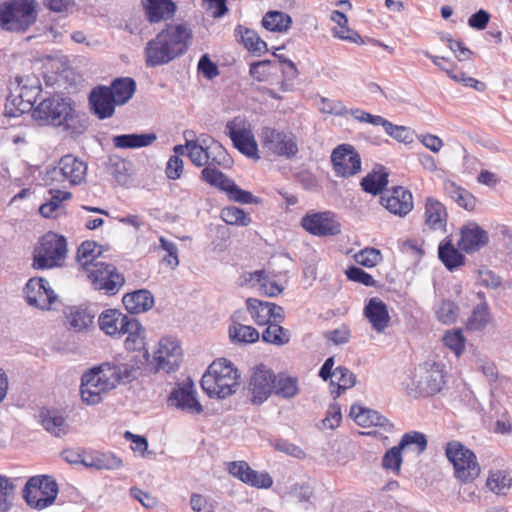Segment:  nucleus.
Returning a JSON list of instances; mask_svg holds the SVG:
<instances>
[{
  "label": "nucleus",
  "mask_w": 512,
  "mask_h": 512,
  "mask_svg": "<svg viewBox=\"0 0 512 512\" xmlns=\"http://www.w3.org/2000/svg\"><path fill=\"white\" fill-rule=\"evenodd\" d=\"M140 366L135 358L115 357L102 363L82 376L81 397L89 405L102 401V394L115 388L121 382L130 383L138 376Z\"/></svg>",
  "instance_id": "nucleus-1"
},
{
  "label": "nucleus",
  "mask_w": 512,
  "mask_h": 512,
  "mask_svg": "<svg viewBox=\"0 0 512 512\" xmlns=\"http://www.w3.org/2000/svg\"><path fill=\"white\" fill-rule=\"evenodd\" d=\"M191 38V31L185 25H168L146 43V66H162L180 57L187 51Z\"/></svg>",
  "instance_id": "nucleus-2"
},
{
  "label": "nucleus",
  "mask_w": 512,
  "mask_h": 512,
  "mask_svg": "<svg viewBox=\"0 0 512 512\" xmlns=\"http://www.w3.org/2000/svg\"><path fill=\"white\" fill-rule=\"evenodd\" d=\"M33 117L43 125L62 127L75 135L82 134L88 126L85 114L75 110L71 99L60 95L43 99L34 108Z\"/></svg>",
  "instance_id": "nucleus-3"
},
{
  "label": "nucleus",
  "mask_w": 512,
  "mask_h": 512,
  "mask_svg": "<svg viewBox=\"0 0 512 512\" xmlns=\"http://www.w3.org/2000/svg\"><path fill=\"white\" fill-rule=\"evenodd\" d=\"M239 379L240 375L232 363L219 359L208 367L201 379V387L210 397L223 399L235 393Z\"/></svg>",
  "instance_id": "nucleus-4"
},
{
  "label": "nucleus",
  "mask_w": 512,
  "mask_h": 512,
  "mask_svg": "<svg viewBox=\"0 0 512 512\" xmlns=\"http://www.w3.org/2000/svg\"><path fill=\"white\" fill-rule=\"evenodd\" d=\"M35 0H11L0 4V27L10 32H24L37 20Z\"/></svg>",
  "instance_id": "nucleus-5"
},
{
  "label": "nucleus",
  "mask_w": 512,
  "mask_h": 512,
  "mask_svg": "<svg viewBox=\"0 0 512 512\" xmlns=\"http://www.w3.org/2000/svg\"><path fill=\"white\" fill-rule=\"evenodd\" d=\"M67 255L65 237L48 232L40 239L33 252V267L50 269L61 266Z\"/></svg>",
  "instance_id": "nucleus-6"
},
{
  "label": "nucleus",
  "mask_w": 512,
  "mask_h": 512,
  "mask_svg": "<svg viewBox=\"0 0 512 512\" xmlns=\"http://www.w3.org/2000/svg\"><path fill=\"white\" fill-rule=\"evenodd\" d=\"M445 454L453 464L454 475L462 483L473 482L480 475V465L473 451L458 441L447 443Z\"/></svg>",
  "instance_id": "nucleus-7"
},
{
  "label": "nucleus",
  "mask_w": 512,
  "mask_h": 512,
  "mask_svg": "<svg viewBox=\"0 0 512 512\" xmlns=\"http://www.w3.org/2000/svg\"><path fill=\"white\" fill-rule=\"evenodd\" d=\"M444 374L440 364L424 362L419 365L411 380L412 387H408L413 397L432 396L441 391L444 386Z\"/></svg>",
  "instance_id": "nucleus-8"
},
{
  "label": "nucleus",
  "mask_w": 512,
  "mask_h": 512,
  "mask_svg": "<svg viewBox=\"0 0 512 512\" xmlns=\"http://www.w3.org/2000/svg\"><path fill=\"white\" fill-rule=\"evenodd\" d=\"M260 137L263 148L274 156L290 160L299 152L297 138L289 129L265 126Z\"/></svg>",
  "instance_id": "nucleus-9"
},
{
  "label": "nucleus",
  "mask_w": 512,
  "mask_h": 512,
  "mask_svg": "<svg viewBox=\"0 0 512 512\" xmlns=\"http://www.w3.org/2000/svg\"><path fill=\"white\" fill-rule=\"evenodd\" d=\"M58 494V485L46 475L29 478L23 489V498L33 509L42 510L52 505Z\"/></svg>",
  "instance_id": "nucleus-10"
},
{
  "label": "nucleus",
  "mask_w": 512,
  "mask_h": 512,
  "mask_svg": "<svg viewBox=\"0 0 512 512\" xmlns=\"http://www.w3.org/2000/svg\"><path fill=\"white\" fill-rule=\"evenodd\" d=\"M96 290L104 291L105 294L115 295L125 283L124 276L117 271V268L102 260L90 264L84 270Z\"/></svg>",
  "instance_id": "nucleus-11"
},
{
  "label": "nucleus",
  "mask_w": 512,
  "mask_h": 512,
  "mask_svg": "<svg viewBox=\"0 0 512 512\" xmlns=\"http://www.w3.org/2000/svg\"><path fill=\"white\" fill-rule=\"evenodd\" d=\"M41 92L39 80L36 77L20 79L17 87H14L7 97L6 109L10 116L16 112L25 113L30 111Z\"/></svg>",
  "instance_id": "nucleus-12"
},
{
  "label": "nucleus",
  "mask_w": 512,
  "mask_h": 512,
  "mask_svg": "<svg viewBox=\"0 0 512 512\" xmlns=\"http://www.w3.org/2000/svg\"><path fill=\"white\" fill-rule=\"evenodd\" d=\"M225 133L240 153L255 160L260 158L251 125L246 119L235 117L228 121L225 126Z\"/></svg>",
  "instance_id": "nucleus-13"
},
{
  "label": "nucleus",
  "mask_w": 512,
  "mask_h": 512,
  "mask_svg": "<svg viewBox=\"0 0 512 512\" xmlns=\"http://www.w3.org/2000/svg\"><path fill=\"white\" fill-rule=\"evenodd\" d=\"M301 226L314 236H335L341 232V224L331 211L308 212L301 219Z\"/></svg>",
  "instance_id": "nucleus-14"
},
{
  "label": "nucleus",
  "mask_w": 512,
  "mask_h": 512,
  "mask_svg": "<svg viewBox=\"0 0 512 512\" xmlns=\"http://www.w3.org/2000/svg\"><path fill=\"white\" fill-rule=\"evenodd\" d=\"M331 162L337 176L350 177L360 172L361 158L350 144L337 146L331 154Z\"/></svg>",
  "instance_id": "nucleus-15"
},
{
  "label": "nucleus",
  "mask_w": 512,
  "mask_h": 512,
  "mask_svg": "<svg viewBox=\"0 0 512 512\" xmlns=\"http://www.w3.org/2000/svg\"><path fill=\"white\" fill-rule=\"evenodd\" d=\"M276 375L264 365L256 367L249 380L248 390L252 394L254 404H262L275 387Z\"/></svg>",
  "instance_id": "nucleus-16"
},
{
  "label": "nucleus",
  "mask_w": 512,
  "mask_h": 512,
  "mask_svg": "<svg viewBox=\"0 0 512 512\" xmlns=\"http://www.w3.org/2000/svg\"><path fill=\"white\" fill-rule=\"evenodd\" d=\"M380 203L391 214L399 217H405L414 207L412 193L402 186L386 189L380 196Z\"/></svg>",
  "instance_id": "nucleus-17"
},
{
  "label": "nucleus",
  "mask_w": 512,
  "mask_h": 512,
  "mask_svg": "<svg viewBox=\"0 0 512 512\" xmlns=\"http://www.w3.org/2000/svg\"><path fill=\"white\" fill-rule=\"evenodd\" d=\"M154 358L158 370L170 373L178 369L182 360V349L178 340L172 337L162 338Z\"/></svg>",
  "instance_id": "nucleus-18"
},
{
  "label": "nucleus",
  "mask_w": 512,
  "mask_h": 512,
  "mask_svg": "<svg viewBox=\"0 0 512 512\" xmlns=\"http://www.w3.org/2000/svg\"><path fill=\"white\" fill-rule=\"evenodd\" d=\"M25 298L29 305L40 309H49L57 296L44 278H31L24 287Z\"/></svg>",
  "instance_id": "nucleus-19"
},
{
  "label": "nucleus",
  "mask_w": 512,
  "mask_h": 512,
  "mask_svg": "<svg viewBox=\"0 0 512 512\" xmlns=\"http://www.w3.org/2000/svg\"><path fill=\"white\" fill-rule=\"evenodd\" d=\"M228 471L231 475L252 487L268 489L273 484V479L267 472L258 473L245 461L230 462Z\"/></svg>",
  "instance_id": "nucleus-20"
},
{
  "label": "nucleus",
  "mask_w": 512,
  "mask_h": 512,
  "mask_svg": "<svg viewBox=\"0 0 512 512\" xmlns=\"http://www.w3.org/2000/svg\"><path fill=\"white\" fill-rule=\"evenodd\" d=\"M489 242V234L476 222H468L460 229L459 248L470 254L479 251Z\"/></svg>",
  "instance_id": "nucleus-21"
},
{
  "label": "nucleus",
  "mask_w": 512,
  "mask_h": 512,
  "mask_svg": "<svg viewBox=\"0 0 512 512\" xmlns=\"http://www.w3.org/2000/svg\"><path fill=\"white\" fill-rule=\"evenodd\" d=\"M54 173L62 175L71 185H79L86 179L87 164L82 159L67 154L59 160Z\"/></svg>",
  "instance_id": "nucleus-22"
},
{
  "label": "nucleus",
  "mask_w": 512,
  "mask_h": 512,
  "mask_svg": "<svg viewBox=\"0 0 512 512\" xmlns=\"http://www.w3.org/2000/svg\"><path fill=\"white\" fill-rule=\"evenodd\" d=\"M196 390L192 382L183 384L181 387L174 389L169 397L172 405L192 413L200 414L203 411L202 405L196 397Z\"/></svg>",
  "instance_id": "nucleus-23"
},
{
  "label": "nucleus",
  "mask_w": 512,
  "mask_h": 512,
  "mask_svg": "<svg viewBox=\"0 0 512 512\" xmlns=\"http://www.w3.org/2000/svg\"><path fill=\"white\" fill-rule=\"evenodd\" d=\"M89 103L94 114L99 119L110 118L118 105L113 98V93L106 86L94 88L89 95Z\"/></svg>",
  "instance_id": "nucleus-24"
},
{
  "label": "nucleus",
  "mask_w": 512,
  "mask_h": 512,
  "mask_svg": "<svg viewBox=\"0 0 512 512\" xmlns=\"http://www.w3.org/2000/svg\"><path fill=\"white\" fill-rule=\"evenodd\" d=\"M364 315L371 327L378 333H383L390 325V315L387 305L378 297H372L364 307Z\"/></svg>",
  "instance_id": "nucleus-25"
},
{
  "label": "nucleus",
  "mask_w": 512,
  "mask_h": 512,
  "mask_svg": "<svg viewBox=\"0 0 512 512\" xmlns=\"http://www.w3.org/2000/svg\"><path fill=\"white\" fill-rule=\"evenodd\" d=\"M134 318L123 314L118 309H106L98 317L99 328L112 337H121L122 331L125 329V322L133 321Z\"/></svg>",
  "instance_id": "nucleus-26"
},
{
  "label": "nucleus",
  "mask_w": 512,
  "mask_h": 512,
  "mask_svg": "<svg viewBox=\"0 0 512 512\" xmlns=\"http://www.w3.org/2000/svg\"><path fill=\"white\" fill-rule=\"evenodd\" d=\"M350 415L359 426H376L383 428L385 431H389L392 428V424L389 420L378 411L365 408L358 404L352 405Z\"/></svg>",
  "instance_id": "nucleus-27"
},
{
  "label": "nucleus",
  "mask_w": 512,
  "mask_h": 512,
  "mask_svg": "<svg viewBox=\"0 0 512 512\" xmlns=\"http://www.w3.org/2000/svg\"><path fill=\"white\" fill-rule=\"evenodd\" d=\"M37 419L41 426L55 437L66 435L69 431V425L64 416L54 409L42 408Z\"/></svg>",
  "instance_id": "nucleus-28"
},
{
  "label": "nucleus",
  "mask_w": 512,
  "mask_h": 512,
  "mask_svg": "<svg viewBox=\"0 0 512 512\" xmlns=\"http://www.w3.org/2000/svg\"><path fill=\"white\" fill-rule=\"evenodd\" d=\"M447 212L444 205L435 198L429 197L425 203V224L432 230L444 229Z\"/></svg>",
  "instance_id": "nucleus-29"
},
{
  "label": "nucleus",
  "mask_w": 512,
  "mask_h": 512,
  "mask_svg": "<svg viewBox=\"0 0 512 512\" xmlns=\"http://www.w3.org/2000/svg\"><path fill=\"white\" fill-rule=\"evenodd\" d=\"M125 308L133 314L145 312L154 305V298L150 291L141 289L123 296Z\"/></svg>",
  "instance_id": "nucleus-30"
},
{
  "label": "nucleus",
  "mask_w": 512,
  "mask_h": 512,
  "mask_svg": "<svg viewBox=\"0 0 512 512\" xmlns=\"http://www.w3.org/2000/svg\"><path fill=\"white\" fill-rule=\"evenodd\" d=\"M94 314L87 308L73 306L66 312V323L70 330L82 332L93 323Z\"/></svg>",
  "instance_id": "nucleus-31"
},
{
  "label": "nucleus",
  "mask_w": 512,
  "mask_h": 512,
  "mask_svg": "<svg viewBox=\"0 0 512 512\" xmlns=\"http://www.w3.org/2000/svg\"><path fill=\"white\" fill-rule=\"evenodd\" d=\"M125 329L122 331L121 336L127 334L124 345L128 351H140L144 349V328L134 318L133 321L125 322Z\"/></svg>",
  "instance_id": "nucleus-32"
},
{
  "label": "nucleus",
  "mask_w": 512,
  "mask_h": 512,
  "mask_svg": "<svg viewBox=\"0 0 512 512\" xmlns=\"http://www.w3.org/2000/svg\"><path fill=\"white\" fill-rule=\"evenodd\" d=\"M156 139L155 133L121 134L113 137V144L116 148L122 149L141 148L151 145Z\"/></svg>",
  "instance_id": "nucleus-33"
},
{
  "label": "nucleus",
  "mask_w": 512,
  "mask_h": 512,
  "mask_svg": "<svg viewBox=\"0 0 512 512\" xmlns=\"http://www.w3.org/2000/svg\"><path fill=\"white\" fill-rule=\"evenodd\" d=\"M438 257L450 271H453L465 262V256L451 243L450 239H445L439 244Z\"/></svg>",
  "instance_id": "nucleus-34"
},
{
  "label": "nucleus",
  "mask_w": 512,
  "mask_h": 512,
  "mask_svg": "<svg viewBox=\"0 0 512 512\" xmlns=\"http://www.w3.org/2000/svg\"><path fill=\"white\" fill-rule=\"evenodd\" d=\"M185 146L188 151V157L191 162L197 166L202 167L204 165L208 166V162L210 159V149L209 147H204L199 141H195L193 139H189L188 137L194 136L193 131H185Z\"/></svg>",
  "instance_id": "nucleus-35"
},
{
  "label": "nucleus",
  "mask_w": 512,
  "mask_h": 512,
  "mask_svg": "<svg viewBox=\"0 0 512 512\" xmlns=\"http://www.w3.org/2000/svg\"><path fill=\"white\" fill-rule=\"evenodd\" d=\"M145 9L149 21L157 23L172 16L176 6L172 0H147Z\"/></svg>",
  "instance_id": "nucleus-36"
},
{
  "label": "nucleus",
  "mask_w": 512,
  "mask_h": 512,
  "mask_svg": "<svg viewBox=\"0 0 512 512\" xmlns=\"http://www.w3.org/2000/svg\"><path fill=\"white\" fill-rule=\"evenodd\" d=\"M108 89L113 93V98L118 105L127 103L136 91V82L130 77H122L113 80Z\"/></svg>",
  "instance_id": "nucleus-37"
},
{
  "label": "nucleus",
  "mask_w": 512,
  "mask_h": 512,
  "mask_svg": "<svg viewBox=\"0 0 512 512\" xmlns=\"http://www.w3.org/2000/svg\"><path fill=\"white\" fill-rule=\"evenodd\" d=\"M388 185V173L383 167L373 170L361 180L362 189L372 195L382 194Z\"/></svg>",
  "instance_id": "nucleus-38"
},
{
  "label": "nucleus",
  "mask_w": 512,
  "mask_h": 512,
  "mask_svg": "<svg viewBox=\"0 0 512 512\" xmlns=\"http://www.w3.org/2000/svg\"><path fill=\"white\" fill-rule=\"evenodd\" d=\"M229 337L233 343L251 344L260 338V333L252 326L234 323L229 327Z\"/></svg>",
  "instance_id": "nucleus-39"
},
{
  "label": "nucleus",
  "mask_w": 512,
  "mask_h": 512,
  "mask_svg": "<svg viewBox=\"0 0 512 512\" xmlns=\"http://www.w3.org/2000/svg\"><path fill=\"white\" fill-rule=\"evenodd\" d=\"M291 24V17L281 11H269L262 19L263 27L273 32H286Z\"/></svg>",
  "instance_id": "nucleus-40"
},
{
  "label": "nucleus",
  "mask_w": 512,
  "mask_h": 512,
  "mask_svg": "<svg viewBox=\"0 0 512 512\" xmlns=\"http://www.w3.org/2000/svg\"><path fill=\"white\" fill-rule=\"evenodd\" d=\"M266 329L262 332V340L265 343L276 346H283L290 340L289 331L280 324L268 323Z\"/></svg>",
  "instance_id": "nucleus-41"
},
{
  "label": "nucleus",
  "mask_w": 512,
  "mask_h": 512,
  "mask_svg": "<svg viewBox=\"0 0 512 512\" xmlns=\"http://www.w3.org/2000/svg\"><path fill=\"white\" fill-rule=\"evenodd\" d=\"M98 245L94 241H84L77 250V261L86 270L90 264L100 261L101 250L98 249Z\"/></svg>",
  "instance_id": "nucleus-42"
},
{
  "label": "nucleus",
  "mask_w": 512,
  "mask_h": 512,
  "mask_svg": "<svg viewBox=\"0 0 512 512\" xmlns=\"http://www.w3.org/2000/svg\"><path fill=\"white\" fill-rule=\"evenodd\" d=\"M236 31L241 34V41L250 52L260 55L267 51L266 42L254 30L248 28L242 30V27L239 26Z\"/></svg>",
  "instance_id": "nucleus-43"
},
{
  "label": "nucleus",
  "mask_w": 512,
  "mask_h": 512,
  "mask_svg": "<svg viewBox=\"0 0 512 512\" xmlns=\"http://www.w3.org/2000/svg\"><path fill=\"white\" fill-rule=\"evenodd\" d=\"M490 320L489 306L486 301L474 307L471 316L467 321V327L470 330H483Z\"/></svg>",
  "instance_id": "nucleus-44"
},
{
  "label": "nucleus",
  "mask_w": 512,
  "mask_h": 512,
  "mask_svg": "<svg viewBox=\"0 0 512 512\" xmlns=\"http://www.w3.org/2000/svg\"><path fill=\"white\" fill-rule=\"evenodd\" d=\"M398 445L402 450L410 449L417 454H422L427 449L428 441L425 434L418 431H410L402 436Z\"/></svg>",
  "instance_id": "nucleus-45"
},
{
  "label": "nucleus",
  "mask_w": 512,
  "mask_h": 512,
  "mask_svg": "<svg viewBox=\"0 0 512 512\" xmlns=\"http://www.w3.org/2000/svg\"><path fill=\"white\" fill-rule=\"evenodd\" d=\"M511 482L512 479L507 475L505 471L497 470L490 472L486 481V486L493 493L504 495L510 489Z\"/></svg>",
  "instance_id": "nucleus-46"
},
{
  "label": "nucleus",
  "mask_w": 512,
  "mask_h": 512,
  "mask_svg": "<svg viewBox=\"0 0 512 512\" xmlns=\"http://www.w3.org/2000/svg\"><path fill=\"white\" fill-rule=\"evenodd\" d=\"M201 179L224 192L233 181L215 167H205L201 171Z\"/></svg>",
  "instance_id": "nucleus-47"
},
{
  "label": "nucleus",
  "mask_w": 512,
  "mask_h": 512,
  "mask_svg": "<svg viewBox=\"0 0 512 512\" xmlns=\"http://www.w3.org/2000/svg\"><path fill=\"white\" fill-rule=\"evenodd\" d=\"M247 310L252 319L257 325H266L269 323V316L267 311V302L255 298H248L246 300Z\"/></svg>",
  "instance_id": "nucleus-48"
},
{
  "label": "nucleus",
  "mask_w": 512,
  "mask_h": 512,
  "mask_svg": "<svg viewBox=\"0 0 512 512\" xmlns=\"http://www.w3.org/2000/svg\"><path fill=\"white\" fill-rule=\"evenodd\" d=\"M333 378L337 380L336 391L331 390L332 394L336 393L335 398L338 397L341 392L353 387L356 383V376L344 366H338L333 371Z\"/></svg>",
  "instance_id": "nucleus-49"
},
{
  "label": "nucleus",
  "mask_w": 512,
  "mask_h": 512,
  "mask_svg": "<svg viewBox=\"0 0 512 512\" xmlns=\"http://www.w3.org/2000/svg\"><path fill=\"white\" fill-rule=\"evenodd\" d=\"M250 280L256 281L260 285L259 290L263 295L274 297L282 292V288L276 282H270L267 280L266 273L262 270L251 273Z\"/></svg>",
  "instance_id": "nucleus-50"
},
{
  "label": "nucleus",
  "mask_w": 512,
  "mask_h": 512,
  "mask_svg": "<svg viewBox=\"0 0 512 512\" xmlns=\"http://www.w3.org/2000/svg\"><path fill=\"white\" fill-rule=\"evenodd\" d=\"M222 220L229 225L248 226L251 219L238 207L230 206L221 210Z\"/></svg>",
  "instance_id": "nucleus-51"
},
{
  "label": "nucleus",
  "mask_w": 512,
  "mask_h": 512,
  "mask_svg": "<svg viewBox=\"0 0 512 512\" xmlns=\"http://www.w3.org/2000/svg\"><path fill=\"white\" fill-rule=\"evenodd\" d=\"M15 486L12 481L0 475V512H8L13 505Z\"/></svg>",
  "instance_id": "nucleus-52"
},
{
  "label": "nucleus",
  "mask_w": 512,
  "mask_h": 512,
  "mask_svg": "<svg viewBox=\"0 0 512 512\" xmlns=\"http://www.w3.org/2000/svg\"><path fill=\"white\" fill-rule=\"evenodd\" d=\"M209 149H210V159H209L207 167H215L216 168V166H222V167L226 168V167L230 166L231 159L228 156L224 147L220 143H218L216 141H212V145H211V147H209Z\"/></svg>",
  "instance_id": "nucleus-53"
},
{
  "label": "nucleus",
  "mask_w": 512,
  "mask_h": 512,
  "mask_svg": "<svg viewBox=\"0 0 512 512\" xmlns=\"http://www.w3.org/2000/svg\"><path fill=\"white\" fill-rule=\"evenodd\" d=\"M226 194L231 201L241 204L259 203V199L257 197H255L251 192L241 189L234 181H232L230 186H228Z\"/></svg>",
  "instance_id": "nucleus-54"
},
{
  "label": "nucleus",
  "mask_w": 512,
  "mask_h": 512,
  "mask_svg": "<svg viewBox=\"0 0 512 512\" xmlns=\"http://www.w3.org/2000/svg\"><path fill=\"white\" fill-rule=\"evenodd\" d=\"M354 259L361 266L373 268L382 260V255L376 248H364L355 254Z\"/></svg>",
  "instance_id": "nucleus-55"
},
{
  "label": "nucleus",
  "mask_w": 512,
  "mask_h": 512,
  "mask_svg": "<svg viewBox=\"0 0 512 512\" xmlns=\"http://www.w3.org/2000/svg\"><path fill=\"white\" fill-rule=\"evenodd\" d=\"M443 342L456 356H460L464 351L465 338L459 329L447 331L443 336Z\"/></svg>",
  "instance_id": "nucleus-56"
},
{
  "label": "nucleus",
  "mask_w": 512,
  "mask_h": 512,
  "mask_svg": "<svg viewBox=\"0 0 512 512\" xmlns=\"http://www.w3.org/2000/svg\"><path fill=\"white\" fill-rule=\"evenodd\" d=\"M86 466H92L97 469L115 470L122 467V460L113 454H102L95 457L91 463L83 462Z\"/></svg>",
  "instance_id": "nucleus-57"
},
{
  "label": "nucleus",
  "mask_w": 512,
  "mask_h": 512,
  "mask_svg": "<svg viewBox=\"0 0 512 512\" xmlns=\"http://www.w3.org/2000/svg\"><path fill=\"white\" fill-rule=\"evenodd\" d=\"M159 242L160 248L166 252V255L162 259L163 262L171 269H175L179 265L177 245L163 236L159 238Z\"/></svg>",
  "instance_id": "nucleus-58"
},
{
  "label": "nucleus",
  "mask_w": 512,
  "mask_h": 512,
  "mask_svg": "<svg viewBox=\"0 0 512 512\" xmlns=\"http://www.w3.org/2000/svg\"><path fill=\"white\" fill-rule=\"evenodd\" d=\"M273 391L278 396L292 398L298 393L297 380L291 377L280 378L275 381Z\"/></svg>",
  "instance_id": "nucleus-59"
},
{
  "label": "nucleus",
  "mask_w": 512,
  "mask_h": 512,
  "mask_svg": "<svg viewBox=\"0 0 512 512\" xmlns=\"http://www.w3.org/2000/svg\"><path fill=\"white\" fill-rule=\"evenodd\" d=\"M458 306L452 301H443L437 311V318L444 324H452L458 317Z\"/></svg>",
  "instance_id": "nucleus-60"
},
{
  "label": "nucleus",
  "mask_w": 512,
  "mask_h": 512,
  "mask_svg": "<svg viewBox=\"0 0 512 512\" xmlns=\"http://www.w3.org/2000/svg\"><path fill=\"white\" fill-rule=\"evenodd\" d=\"M401 451L399 445L387 450L382 458V467L386 470L399 472L402 464Z\"/></svg>",
  "instance_id": "nucleus-61"
},
{
  "label": "nucleus",
  "mask_w": 512,
  "mask_h": 512,
  "mask_svg": "<svg viewBox=\"0 0 512 512\" xmlns=\"http://www.w3.org/2000/svg\"><path fill=\"white\" fill-rule=\"evenodd\" d=\"M190 505L194 512H214L217 503L210 497L201 494H192Z\"/></svg>",
  "instance_id": "nucleus-62"
},
{
  "label": "nucleus",
  "mask_w": 512,
  "mask_h": 512,
  "mask_svg": "<svg viewBox=\"0 0 512 512\" xmlns=\"http://www.w3.org/2000/svg\"><path fill=\"white\" fill-rule=\"evenodd\" d=\"M347 278L351 281L361 283L368 287H375L376 281L369 273L357 266L349 267L345 272Z\"/></svg>",
  "instance_id": "nucleus-63"
},
{
  "label": "nucleus",
  "mask_w": 512,
  "mask_h": 512,
  "mask_svg": "<svg viewBox=\"0 0 512 512\" xmlns=\"http://www.w3.org/2000/svg\"><path fill=\"white\" fill-rule=\"evenodd\" d=\"M272 446L275 450L298 459L304 458L305 456V452L299 446L285 439H275L272 442Z\"/></svg>",
  "instance_id": "nucleus-64"
}]
</instances>
